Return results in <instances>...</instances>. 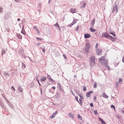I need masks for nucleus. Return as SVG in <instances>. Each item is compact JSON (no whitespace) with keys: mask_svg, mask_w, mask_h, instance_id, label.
Returning a JSON list of instances; mask_svg holds the SVG:
<instances>
[{"mask_svg":"<svg viewBox=\"0 0 124 124\" xmlns=\"http://www.w3.org/2000/svg\"><path fill=\"white\" fill-rule=\"evenodd\" d=\"M98 62L102 65H107V61L105 57H102L98 59Z\"/></svg>","mask_w":124,"mask_h":124,"instance_id":"1","label":"nucleus"},{"mask_svg":"<svg viewBox=\"0 0 124 124\" xmlns=\"http://www.w3.org/2000/svg\"><path fill=\"white\" fill-rule=\"evenodd\" d=\"M102 36H104V37H105L106 38H108V39H110V40H112V39H114V38L109 33H106V32H103L102 33Z\"/></svg>","mask_w":124,"mask_h":124,"instance_id":"2","label":"nucleus"},{"mask_svg":"<svg viewBox=\"0 0 124 124\" xmlns=\"http://www.w3.org/2000/svg\"><path fill=\"white\" fill-rule=\"evenodd\" d=\"M85 45V51H86V54H89V50H90V48H91L90 43H86Z\"/></svg>","mask_w":124,"mask_h":124,"instance_id":"3","label":"nucleus"},{"mask_svg":"<svg viewBox=\"0 0 124 124\" xmlns=\"http://www.w3.org/2000/svg\"><path fill=\"white\" fill-rule=\"evenodd\" d=\"M90 62L91 65H94V64H95V58L94 56L91 57Z\"/></svg>","mask_w":124,"mask_h":124,"instance_id":"4","label":"nucleus"},{"mask_svg":"<svg viewBox=\"0 0 124 124\" xmlns=\"http://www.w3.org/2000/svg\"><path fill=\"white\" fill-rule=\"evenodd\" d=\"M11 14V13L10 12H7L6 15L4 16V19L5 20H7L9 17H10V15Z\"/></svg>","mask_w":124,"mask_h":124,"instance_id":"5","label":"nucleus"},{"mask_svg":"<svg viewBox=\"0 0 124 124\" xmlns=\"http://www.w3.org/2000/svg\"><path fill=\"white\" fill-rule=\"evenodd\" d=\"M114 12H116V13H118V6L117 5H114L113 7L112 13Z\"/></svg>","mask_w":124,"mask_h":124,"instance_id":"6","label":"nucleus"},{"mask_svg":"<svg viewBox=\"0 0 124 124\" xmlns=\"http://www.w3.org/2000/svg\"><path fill=\"white\" fill-rule=\"evenodd\" d=\"M9 74H8V73L7 72H5L3 74V79H5V80H6V79H8L9 78Z\"/></svg>","mask_w":124,"mask_h":124,"instance_id":"7","label":"nucleus"},{"mask_svg":"<svg viewBox=\"0 0 124 124\" xmlns=\"http://www.w3.org/2000/svg\"><path fill=\"white\" fill-rule=\"evenodd\" d=\"M5 100L6 101H7V104L9 105V107H10V108H11L12 109H13V106H12V105L9 103V101H7V99H6V98H5Z\"/></svg>","mask_w":124,"mask_h":124,"instance_id":"8","label":"nucleus"},{"mask_svg":"<svg viewBox=\"0 0 124 124\" xmlns=\"http://www.w3.org/2000/svg\"><path fill=\"white\" fill-rule=\"evenodd\" d=\"M54 26V27H55V28H56L57 30H58L59 31H61V27H60V25H59V24L56 23Z\"/></svg>","mask_w":124,"mask_h":124,"instance_id":"9","label":"nucleus"},{"mask_svg":"<svg viewBox=\"0 0 124 124\" xmlns=\"http://www.w3.org/2000/svg\"><path fill=\"white\" fill-rule=\"evenodd\" d=\"M96 52L97 55H98L99 56H100L101 55V53H102V50H101L98 48V49H97Z\"/></svg>","mask_w":124,"mask_h":124,"instance_id":"10","label":"nucleus"},{"mask_svg":"<svg viewBox=\"0 0 124 124\" xmlns=\"http://www.w3.org/2000/svg\"><path fill=\"white\" fill-rule=\"evenodd\" d=\"M58 114V111H56V112L52 114V115L50 117V119H54L55 116Z\"/></svg>","mask_w":124,"mask_h":124,"instance_id":"11","label":"nucleus"},{"mask_svg":"<svg viewBox=\"0 0 124 124\" xmlns=\"http://www.w3.org/2000/svg\"><path fill=\"white\" fill-rule=\"evenodd\" d=\"M46 79L47 78H46V77H42L40 81V82H44L45 81H46Z\"/></svg>","mask_w":124,"mask_h":124,"instance_id":"12","label":"nucleus"},{"mask_svg":"<svg viewBox=\"0 0 124 124\" xmlns=\"http://www.w3.org/2000/svg\"><path fill=\"white\" fill-rule=\"evenodd\" d=\"M85 38H89V37H91V35L89 33H86L84 35Z\"/></svg>","mask_w":124,"mask_h":124,"instance_id":"13","label":"nucleus"},{"mask_svg":"<svg viewBox=\"0 0 124 124\" xmlns=\"http://www.w3.org/2000/svg\"><path fill=\"white\" fill-rule=\"evenodd\" d=\"M99 121L102 124H106L105 121H103V120H102L101 118H100V117H99Z\"/></svg>","mask_w":124,"mask_h":124,"instance_id":"14","label":"nucleus"},{"mask_svg":"<svg viewBox=\"0 0 124 124\" xmlns=\"http://www.w3.org/2000/svg\"><path fill=\"white\" fill-rule=\"evenodd\" d=\"M93 93V92L92 91L86 93V96H87V97H90V95H91V93Z\"/></svg>","mask_w":124,"mask_h":124,"instance_id":"15","label":"nucleus"},{"mask_svg":"<svg viewBox=\"0 0 124 124\" xmlns=\"http://www.w3.org/2000/svg\"><path fill=\"white\" fill-rule=\"evenodd\" d=\"M71 13H76L77 11H76V9H71Z\"/></svg>","mask_w":124,"mask_h":124,"instance_id":"16","label":"nucleus"},{"mask_svg":"<svg viewBox=\"0 0 124 124\" xmlns=\"http://www.w3.org/2000/svg\"><path fill=\"white\" fill-rule=\"evenodd\" d=\"M90 31H91L92 32H95V31H96L95 29H94L93 28H91L90 29Z\"/></svg>","mask_w":124,"mask_h":124,"instance_id":"17","label":"nucleus"},{"mask_svg":"<svg viewBox=\"0 0 124 124\" xmlns=\"http://www.w3.org/2000/svg\"><path fill=\"white\" fill-rule=\"evenodd\" d=\"M18 90L20 92V93H22L23 92V89L22 88V87L21 86H18Z\"/></svg>","mask_w":124,"mask_h":124,"instance_id":"18","label":"nucleus"},{"mask_svg":"<svg viewBox=\"0 0 124 124\" xmlns=\"http://www.w3.org/2000/svg\"><path fill=\"white\" fill-rule=\"evenodd\" d=\"M69 117H70V118H71L72 119H74V115H73V114H72V113H70L69 114Z\"/></svg>","mask_w":124,"mask_h":124,"instance_id":"19","label":"nucleus"},{"mask_svg":"<svg viewBox=\"0 0 124 124\" xmlns=\"http://www.w3.org/2000/svg\"><path fill=\"white\" fill-rule=\"evenodd\" d=\"M47 78L51 82H54V80L52 78H51V76H47Z\"/></svg>","mask_w":124,"mask_h":124,"instance_id":"20","label":"nucleus"},{"mask_svg":"<svg viewBox=\"0 0 124 124\" xmlns=\"http://www.w3.org/2000/svg\"><path fill=\"white\" fill-rule=\"evenodd\" d=\"M5 53H6V51H5V50L4 49H2L1 51V56L4 55V54H5Z\"/></svg>","mask_w":124,"mask_h":124,"instance_id":"21","label":"nucleus"},{"mask_svg":"<svg viewBox=\"0 0 124 124\" xmlns=\"http://www.w3.org/2000/svg\"><path fill=\"white\" fill-rule=\"evenodd\" d=\"M94 23H95V18L93 19V20L91 22L92 26H94Z\"/></svg>","mask_w":124,"mask_h":124,"instance_id":"22","label":"nucleus"},{"mask_svg":"<svg viewBox=\"0 0 124 124\" xmlns=\"http://www.w3.org/2000/svg\"><path fill=\"white\" fill-rule=\"evenodd\" d=\"M77 21H78V20H77V19H74V20L73 21L72 24L73 25H75V24H76V23H77Z\"/></svg>","mask_w":124,"mask_h":124,"instance_id":"23","label":"nucleus"},{"mask_svg":"<svg viewBox=\"0 0 124 124\" xmlns=\"http://www.w3.org/2000/svg\"><path fill=\"white\" fill-rule=\"evenodd\" d=\"M103 97H105V98H108V97H109V96H108V95H107L106 93H104L103 94Z\"/></svg>","mask_w":124,"mask_h":124,"instance_id":"24","label":"nucleus"},{"mask_svg":"<svg viewBox=\"0 0 124 124\" xmlns=\"http://www.w3.org/2000/svg\"><path fill=\"white\" fill-rule=\"evenodd\" d=\"M21 33H23V34H24V35L26 34V32H25V29H24V27L22 28Z\"/></svg>","mask_w":124,"mask_h":124,"instance_id":"25","label":"nucleus"},{"mask_svg":"<svg viewBox=\"0 0 124 124\" xmlns=\"http://www.w3.org/2000/svg\"><path fill=\"white\" fill-rule=\"evenodd\" d=\"M117 61H118V58L116 57L114 59L113 62L116 63V62H117Z\"/></svg>","mask_w":124,"mask_h":124,"instance_id":"26","label":"nucleus"},{"mask_svg":"<svg viewBox=\"0 0 124 124\" xmlns=\"http://www.w3.org/2000/svg\"><path fill=\"white\" fill-rule=\"evenodd\" d=\"M109 33L113 35V36H116V33L115 32H110Z\"/></svg>","mask_w":124,"mask_h":124,"instance_id":"27","label":"nucleus"},{"mask_svg":"<svg viewBox=\"0 0 124 124\" xmlns=\"http://www.w3.org/2000/svg\"><path fill=\"white\" fill-rule=\"evenodd\" d=\"M119 85H120V82H119V81L116 82L115 83V86L116 88H118V87H119Z\"/></svg>","mask_w":124,"mask_h":124,"instance_id":"28","label":"nucleus"},{"mask_svg":"<svg viewBox=\"0 0 124 124\" xmlns=\"http://www.w3.org/2000/svg\"><path fill=\"white\" fill-rule=\"evenodd\" d=\"M17 37H18L19 39H22V35L20 34H17Z\"/></svg>","mask_w":124,"mask_h":124,"instance_id":"29","label":"nucleus"},{"mask_svg":"<svg viewBox=\"0 0 124 124\" xmlns=\"http://www.w3.org/2000/svg\"><path fill=\"white\" fill-rule=\"evenodd\" d=\"M0 13H2L3 12V9L2 8V7L0 8Z\"/></svg>","mask_w":124,"mask_h":124,"instance_id":"30","label":"nucleus"},{"mask_svg":"<svg viewBox=\"0 0 124 124\" xmlns=\"http://www.w3.org/2000/svg\"><path fill=\"white\" fill-rule=\"evenodd\" d=\"M93 113H94V114H95V115H98V113L97 112V110H94Z\"/></svg>","mask_w":124,"mask_h":124,"instance_id":"31","label":"nucleus"},{"mask_svg":"<svg viewBox=\"0 0 124 124\" xmlns=\"http://www.w3.org/2000/svg\"><path fill=\"white\" fill-rule=\"evenodd\" d=\"M78 95H79V96L81 98H82V99H84V98L83 97V94H79Z\"/></svg>","mask_w":124,"mask_h":124,"instance_id":"32","label":"nucleus"},{"mask_svg":"<svg viewBox=\"0 0 124 124\" xmlns=\"http://www.w3.org/2000/svg\"><path fill=\"white\" fill-rule=\"evenodd\" d=\"M96 87H97V84L96 82H95L93 84V88H96Z\"/></svg>","mask_w":124,"mask_h":124,"instance_id":"33","label":"nucleus"},{"mask_svg":"<svg viewBox=\"0 0 124 124\" xmlns=\"http://www.w3.org/2000/svg\"><path fill=\"white\" fill-rule=\"evenodd\" d=\"M82 98H80L79 99V104L80 105H82Z\"/></svg>","mask_w":124,"mask_h":124,"instance_id":"34","label":"nucleus"},{"mask_svg":"<svg viewBox=\"0 0 124 124\" xmlns=\"http://www.w3.org/2000/svg\"><path fill=\"white\" fill-rule=\"evenodd\" d=\"M122 81L123 80L122 79V78H119L118 82H119L120 84H122Z\"/></svg>","mask_w":124,"mask_h":124,"instance_id":"35","label":"nucleus"},{"mask_svg":"<svg viewBox=\"0 0 124 124\" xmlns=\"http://www.w3.org/2000/svg\"><path fill=\"white\" fill-rule=\"evenodd\" d=\"M34 30H35V31H37L38 28H37V27H35V26H34L33 28Z\"/></svg>","mask_w":124,"mask_h":124,"instance_id":"36","label":"nucleus"},{"mask_svg":"<svg viewBox=\"0 0 124 124\" xmlns=\"http://www.w3.org/2000/svg\"><path fill=\"white\" fill-rule=\"evenodd\" d=\"M83 90L84 92H86V91H87V87L84 86V87H83Z\"/></svg>","mask_w":124,"mask_h":124,"instance_id":"37","label":"nucleus"},{"mask_svg":"<svg viewBox=\"0 0 124 124\" xmlns=\"http://www.w3.org/2000/svg\"><path fill=\"white\" fill-rule=\"evenodd\" d=\"M22 67H24V68H26V65L24 63H22Z\"/></svg>","mask_w":124,"mask_h":124,"instance_id":"38","label":"nucleus"},{"mask_svg":"<svg viewBox=\"0 0 124 124\" xmlns=\"http://www.w3.org/2000/svg\"><path fill=\"white\" fill-rule=\"evenodd\" d=\"M37 40H39V41H42V39H41V38H36Z\"/></svg>","mask_w":124,"mask_h":124,"instance_id":"39","label":"nucleus"},{"mask_svg":"<svg viewBox=\"0 0 124 124\" xmlns=\"http://www.w3.org/2000/svg\"><path fill=\"white\" fill-rule=\"evenodd\" d=\"M73 26L72 23H71L70 24L68 25V27H70V28H71V27Z\"/></svg>","mask_w":124,"mask_h":124,"instance_id":"40","label":"nucleus"},{"mask_svg":"<svg viewBox=\"0 0 124 124\" xmlns=\"http://www.w3.org/2000/svg\"><path fill=\"white\" fill-rule=\"evenodd\" d=\"M76 31H79V26H77Z\"/></svg>","mask_w":124,"mask_h":124,"instance_id":"41","label":"nucleus"},{"mask_svg":"<svg viewBox=\"0 0 124 124\" xmlns=\"http://www.w3.org/2000/svg\"><path fill=\"white\" fill-rule=\"evenodd\" d=\"M75 98L76 99V100L78 101V102L79 103V100H78V97H75Z\"/></svg>","mask_w":124,"mask_h":124,"instance_id":"42","label":"nucleus"},{"mask_svg":"<svg viewBox=\"0 0 124 124\" xmlns=\"http://www.w3.org/2000/svg\"><path fill=\"white\" fill-rule=\"evenodd\" d=\"M82 7H83V8H85V7H86V3H84L83 4Z\"/></svg>","mask_w":124,"mask_h":124,"instance_id":"43","label":"nucleus"},{"mask_svg":"<svg viewBox=\"0 0 124 124\" xmlns=\"http://www.w3.org/2000/svg\"><path fill=\"white\" fill-rule=\"evenodd\" d=\"M11 89L12 90H13V91H15V88L14 87V86H12Z\"/></svg>","mask_w":124,"mask_h":124,"instance_id":"44","label":"nucleus"},{"mask_svg":"<svg viewBox=\"0 0 124 124\" xmlns=\"http://www.w3.org/2000/svg\"><path fill=\"white\" fill-rule=\"evenodd\" d=\"M63 58H64V59H67V58H66V55H65V54H63Z\"/></svg>","mask_w":124,"mask_h":124,"instance_id":"45","label":"nucleus"},{"mask_svg":"<svg viewBox=\"0 0 124 124\" xmlns=\"http://www.w3.org/2000/svg\"><path fill=\"white\" fill-rule=\"evenodd\" d=\"M90 106L91 107H93V103H90Z\"/></svg>","mask_w":124,"mask_h":124,"instance_id":"46","label":"nucleus"},{"mask_svg":"<svg viewBox=\"0 0 124 124\" xmlns=\"http://www.w3.org/2000/svg\"><path fill=\"white\" fill-rule=\"evenodd\" d=\"M111 108H113L114 109H115V106H114V105H111Z\"/></svg>","mask_w":124,"mask_h":124,"instance_id":"47","label":"nucleus"},{"mask_svg":"<svg viewBox=\"0 0 124 124\" xmlns=\"http://www.w3.org/2000/svg\"><path fill=\"white\" fill-rule=\"evenodd\" d=\"M52 90H56V87H55V86H52Z\"/></svg>","mask_w":124,"mask_h":124,"instance_id":"48","label":"nucleus"},{"mask_svg":"<svg viewBox=\"0 0 124 124\" xmlns=\"http://www.w3.org/2000/svg\"><path fill=\"white\" fill-rule=\"evenodd\" d=\"M78 119H82V117L79 114L78 115Z\"/></svg>","mask_w":124,"mask_h":124,"instance_id":"49","label":"nucleus"},{"mask_svg":"<svg viewBox=\"0 0 124 124\" xmlns=\"http://www.w3.org/2000/svg\"><path fill=\"white\" fill-rule=\"evenodd\" d=\"M122 112L124 113V108L121 109Z\"/></svg>","mask_w":124,"mask_h":124,"instance_id":"50","label":"nucleus"},{"mask_svg":"<svg viewBox=\"0 0 124 124\" xmlns=\"http://www.w3.org/2000/svg\"><path fill=\"white\" fill-rule=\"evenodd\" d=\"M0 106H1V107H3V104L0 103Z\"/></svg>","mask_w":124,"mask_h":124,"instance_id":"51","label":"nucleus"},{"mask_svg":"<svg viewBox=\"0 0 124 124\" xmlns=\"http://www.w3.org/2000/svg\"><path fill=\"white\" fill-rule=\"evenodd\" d=\"M97 47H98V43H96V48H97Z\"/></svg>","mask_w":124,"mask_h":124,"instance_id":"52","label":"nucleus"},{"mask_svg":"<svg viewBox=\"0 0 124 124\" xmlns=\"http://www.w3.org/2000/svg\"><path fill=\"white\" fill-rule=\"evenodd\" d=\"M15 1H16V2H19V1H20V0H15Z\"/></svg>","mask_w":124,"mask_h":124,"instance_id":"53","label":"nucleus"},{"mask_svg":"<svg viewBox=\"0 0 124 124\" xmlns=\"http://www.w3.org/2000/svg\"><path fill=\"white\" fill-rule=\"evenodd\" d=\"M37 32L38 34H39V33H40L39 29L37 30Z\"/></svg>","mask_w":124,"mask_h":124,"instance_id":"54","label":"nucleus"},{"mask_svg":"<svg viewBox=\"0 0 124 124\" xmlns=\"http://www.w3.org/2000/svg\"><path fill=\"white\" fill-rule=\"evenodd\" d=\"M37 82H38L39 85L40 86L41 85V84H40V82H39V80H37Z\"/></svg>","mask_w":124,"mask_h":124,"instance_id":"55","label":"nucleus"},{"mask_svg":"<svg viewBox=\"0 0 124 124\" xmlns=\"http://www.w3.org/2000/svg\"><path fill=\"white\" fill-rule=\"evenodd\" d=\"M71 93H72V94H73L74 95H75L73 91H71Z\"/></svg>","mask_w":124,"mask_h":124,"instance_id":"56","label":"nucleus"},{"mask_svg":"<svg viewBox=\"0 0 124 124\" xmlns=\"http://www.w3.org/2000/svg\"><path fill=\"white\" fill-rule=\"evenodd\" d=\"M107 68H108V69H110V67H109V66H108V65H107Z\"/></svg>","mask_w":124,"mask_h":124,"instance_id":"57","label":"nucleus"},{"mask_svg":"<svg viewBox=\"0 0 124 124\" xmlns=\"http://www.w3.org/2000/svg\"><path fill=\"white\" fill-rule=\"evenodd\" d=\"M42 52H43V53H45V49H42Z\"/></svg>","mask_w":124,"mask_h":124,"instance_id":"58","label":"nucleus"},{"mask_svg":"<svg viewBox=\"0 0 124 124\" xmlns=\"http://www.w3.org/2000/svg\"><path fill=\"white\" fill-rule=\"evenodd\" d=\"M51 0H48V3H50V2H51Z\"/></svg>","mask_w":124,"mask_h":124,"instance_id":"59","label":"nucleus"},{"mask_svg":"<svg viewBox=\"0 0 124 124\" xmlns=\"http://www.w3.org/2000/svg\"><path fill=\"white\" fill-rule=\"evenodd\" d=\"M1 72H2L1 70L0 69V75L1 74Z\"/></svg>","mask_w":124,"mask_h":124,"instance_id":"60","label":"nucleus"},{"mask_svg":"<svg viewBox=\"0 0 124 124\" xmlns=\"http://www.w3.org/2000/svg\"><path fill=\"white\" fill-rule=\"evenodd\" d=\"M17 21H21V19H20V18H18Z\"/></svg>","mask_w":124,"mask_h":124,"instance_id":"61","label":"nucleus"},{"mask_svg":"<svg viewBox=\"0 0 124 124\" xmlns=\"http://www.w3.org/2000/svg\"><path fill=\"white\" fill-rule=\"evenodd\" d=\"M74 78H76L77 76H76V75H75V76H74Z\"/></svg>","mask_w":124,"mask_h":124,"instance_id":"62","label":"nucleus"},{"mask_svg":"<svg viewBox=\"0 0 124 124\" xmlns=\"http://www.w3.org/2000/svg\"><path fill=\"white\" fill-rule=\"evenodd\" d=\"M28 58H29V59H30L31 62V58H30V57H28Z\"/></svg>","mask_w":124,"mask_h":124,"instance_id":"63","label":"nucleus"},{"mask_svg":"<svg viewBox=\"0 0 124 124\" xmlns=\"http://www.w3.org/2000/svg\"><path fill=\"white\" fill-rule=\"evenodd\" d=\"M94 99H96V97H94Z\"/></svg>","mask_w":124,"mask_h":124,"instance_id":"64","label":"nucleus"}]
</instances>
